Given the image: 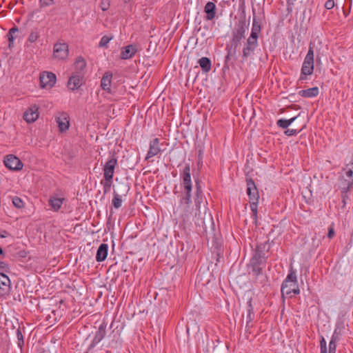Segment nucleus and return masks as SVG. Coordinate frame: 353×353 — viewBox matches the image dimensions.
Masks as SVG:
<instances>
[{"instance_id": "8fccbe9b", "label": "nucleus", "mask_w": 353, "mask_h": 353, "mask_svg": "<svg viewBox=\"0 0 353 353\" xmlns=\"http://www.w3.org/2000/svg\"><path fill=\"white\" fill-rule=\"evenodd\" d=\"M3 254V251L2 250V248L0 247V254Z\"/></svg>"}, {"instance_id": "49530a36", "label": "nucleus", "mask_w": 353, "mask_h": 353, "mask_svg": "<svg viewBox=\"0 0 353 353\" xmlns=\"http://www.w3.org/2000/svg\"><path fill=\"white\" fill-rule=\"evenodd\" d=\"M334 236V229L333 228H330L329 231H328V233H327L328 238L329 239H332Z\"/></svg>"}, {"instance_id": "de8ad7c7", "label": "nucleus", "mask_w": 353, "mask_h": 353, "mask_svg": "<svg viewBox=\"0 0 353 353\" xmlns=\"http://www.w3.org/2000/svg\"><path fill=\"white\" fill-rule=\"evenodd\" d=\"M8 234H9V233L6 230H3V231L0 232V237L1 238H6L8 236Z\"/></svg>"}, {"instance_id": "423d86ee", "label": "nucleus", "mask_w": 353, "mask_h": 353, "mask_svg": "<svg viewBox=\"0 0 353 353\" xmlns=\"http://www.w3.org/2000/svg\"><path fill=\"white\" fill-rule=\"evenodd\" d=\"M248 26L249 24L246 23L245 19L239 21L232 31V42L233 43L238 44L245 38Z\"/></svg>"}, {"instance_id": "f03ea898", "label": "nucleus", "mask_w": 353, "mask_h": 353, "mask_svg": "<svg viewBox=\"0 0 353 353\" xmlns=\"http://www.w3.org/2000/svg\"><path fill=\"white\" fill-rule=\"evenodd\" d=\"M252 23L251 32L243 44L242 49V59L247 60L254 55L255 50L259 46V38L262 30V24L265 21V13L263 10L256 14L254 8H252Z\"/></svg>"}, {"instance_id": "cd10ccee", "label": "nucleus", "mask_w": 353, "mask_h": 353, "mask_svg": "<svg viewBox=\"0 0 353 353\" xmlns=\"http://www.w3.org/2000/svg\"><path fill=\"white\" fill-rule=\"evenodd\" d=\"M19 32V28L16 26H14L11 29L9 30L7 37L8 40V48H12L14 46V34Z\"/></svg>"}, {"instance_id": "a878e982", "label": "nucleus", "mask_w": 353, "mask_h": 353, "mask_svg": "<svg viewBox=\"0 0 353 353\" xmlns=\"http://www.w3.org/2000/svg\"><path fill=\"white\" fill-rule=\"evenodd\" d=\"M199 64L202 70L205 72H208L211 70L212 63L210 59L208 57H201L199 60Z\"/></svg>"}, {"instance_id": "20e7f679", "label": "nucleus", "mask_w": 353, "mask_h": 353, "mask_svg": "<svg viewBox=\"0 0 353 353\" xmlns=\"http://www.w3.org/2000/svg\"><path fill=\"white\" fill-rule=\"evenodd\" d=\"M265 263L266 257L265 254L262 251L259 250V248H257L250 261V267L254 276L256 278L262 274Z\"/></svg>"}, {"instance_id": "72a5a7b5", "label": "nucleus", "mask_w": 353, "mask_h": 353, "mask_svg": "<svg viewBox=\"0 0 353 353\" xmlns=\"http://www.w3.org/2000/svg\"><path fill=\"white\" fill-rule=\"evenodd\" d=\"M347 177L353 178V154L351 161L343 169Z\"/></svg>"}, {"instance_id": "9d476101", "label": "nucleus", "mask_w": 353, "mask_h": 353, "mask_svg": "<svg viewBox=\"0 0 353 353\" xmlns=\"http://www.w3.org/2000/svg\"><path fill=\"white\" fill-rule=\"evenodd\" d=\"M117 165V159L114 156L111 157L105 163L103 171L104 179H113L114 169Z\"/></svg>"}, {"instance_id": "4c0bfd02", "label": "nucleus", "mask_w": 353, "mask_h": 353, "mask_svg": "<svg viewBox=\"0 0 353 353\" xmlns=\"http://www.w3.org/2000/svg\"><path fill=\"white\" fill-rule=\"evenodd\" d=\"M113 39V37L107 35L103 36L99 41V47H107L108 43Z\"/></svg>"}, {"instance_id": "2f4dec72", "label": "nucleus", "mask_w": 353, "mask_h": 353, "mask_svg": "<svg viewBox=\"0 0 353 353\" xmlns=\"http://www.w3.org/2000/svg\"><path fill=\"white\" fill-rule=\"evenodd\" d=\"M113 179H104L101 181V184L103 185V193L107 194L110 191L111 186L112 184Z\"/></svg>"}, {"instance_id": "dca6fc26", "label": "nucleus", "mask_w": 353, "mask_h": 353, "mask_svg": "<svg viewBox=\"0 0 353 353\" xmlns=\"http://www.w3.org/2000/svg\"><path fill=\"white\" fill-rule=\"evenodd\" d=\"M10 288V281L9 277L3 274L0 273V296L7 294Z\"/></svg>"}, {"instance_id": "f3484780", "label": "nucleus", "mask_w": 353, "mask_h": 353, "mask_svg": "<svg viewBox=\"0 0 353 353\" xmlns=\"http://www.w3.org/2000/svg\"><path fill=\"white\" fill-rule=\"evenodd\" d=\"M353 185V179L352 181H347L346 180H343L341 183V192L342 194V202L343 205L346 204V201L349 199L348 191Z\"/></svg>"}, {"instance_id": "f257e3e1", "label": "nucleus", "mask_w": 353, "mask_h": 353, "mask_svg": "<svg viewBox=\"0 0 353 353\" xmlns=\"http://www.w3.org/2000/svg\"><path fill=\"white\" fill-rule=\"evenodd\" d=\"M181 194L179 195L177 207L174 209V214H177L184 222L194 221L199 223L202 219L201 204L205 196L198 179H194L195 190L192 195L193 183L191 177L190 163H185L179 171Z\"/></svg>"}, {"instance_id": "7ed1b4c3", "label": "nucleus", "mask_w": 353, "mask_h": 353, "mask_svg": "<svg viewBox=\"0 0 353 353\" xmlns=\"http://www.w3.org/2000/svg\"><path fill=\"white\" fill-rule=\"evenodd\" d=\"M282 296H292V294H299L300 290L299 288L296 270L291 267L288 270V274L283 281L281 288Z\"/></svg>"}, {"instance_id": "393cba45", "label": "nucleus", "mask_w": 353, "mask_h": 353, "mask_svg": "<svg viewBox=\"0 0 353 353\" xmlns=\"http://www.w3.org/2000/svg\"><path fill=\"white\" fill-rule=\"evenodd\" d=\"M63 199L51 196L48 201L49 205L54 212H57L63 204Z\"/></svg>"}, {"instance_id": "4468645a", "label": "nucleus", "mask_w": 353, "mask_h": 353, "mask_svg": "<svg viewBox=\"0 0 353 353\" xmlns=\"http://www.w3.org/2000/svg\"><path fill=\"white\" fill-rule=\"evenodd\" d=\"M39 117V108L36 105H31L23 114V119L27 123H32Z\"/></svg>"}, {"instance_id": "473e14b6", "label": "nucleus", "mask_w": 353, "mask_h": 353, "mask_svg": "<svg viewBox=\"0 0 353 353\" xmlns=\"http://www.w3.org/2000/svg\"><path fill=\"white\" fill-rule=\"evenodd\" d=\"M347 177L353 178V154L351 161L343 169Z\"/></svg>"}, {"instance_id": "bb28decb", "label": "nucleus", "mask_w": 353, "mask_h": 353, "mask_svg": "<svg viewBox=\"0 0 353 353\" xmlns=\"http://www.w3.org/2000/svg\"><path fill=\"white\" fill-rule=\"evenodd\" d=\"M298 118V116L294 117L290 119H280L276 121V125L282 129H288V128Z\"/></svg>"}, {"instance_id": "9b49d317", "label": "nucleus", "mask_w": 353, "mask_h": 353, "mask_svg": "<svg viewBox=\"0 0 353 353\" xmlns=\"http://www.w3.org/2000/svg\"><path fill=\"white\" fill-rule=\"evenodd\" d=\"M4 164L6 168L12 170H20L23 168V164L20 159L12 154L8 155L6 157Z\"/></svg>"}, {"instance_id": "7c9ffc66", "label": "nucleus", "mask_w": 353, "mask_h": 353, "mask_svg": "<svg viewBox=\"0 0 353 353\" xmlns=\"http://www.w3.org/2000/svg\"><path fill=\"white\" fill-rule=\"evenodd\" d=\"M112 204L113 207L116 209H119L122 205L121 197L115 191H114V192H113V198L112 200Z\"/></svg>"}, {"instance_id": "1a4fd4ad", "label": "nucleus", "mask_w": 353, "mask_h": 353, "mask_svg": "<svg viewBox=\"0 0 353 353\" xmlns=\"http://www.w3.org/2000/svg\"><path fill=\"white\" fill-rule=\"evenodd\" d=\"M56 83V75L51 72H43L40 75L41 88H52Z\"/></svg>"}, {"instance_id": "09e8293b", "label": "nucleus", "mask_w": 353, "mask_h": 353, "mask_svg": "<svg viewBox=\"0 0 353 353\" xmlns=\"http://www.w3.org/2000/svg\"><path fill=\"white\" fill-rule=\"evenodd\" d=\"M101 7L102 10H103V11L107 10L108 8V6L107 5H105V4H103V3H102Z\"/></svg>"}, {"instance_id": "f8f14e48", "label": "nucleus", "mask_w": 353, "mask_h": 353, "mask_svg": "<svg viewBox=\"0 0 353 353\" xmlns=\"http://www.w3.org/2000/svg\"><path fill=\"white\" fill-rule=\"evenodd\" d=\"M83 79V74L74 72L68 80V88L71 90H77L82 85Z\"/></svg>"}, {"instance_id": "5701e85b", "label": "nucleus", "mask_w": 353, "mask_h": 353, "mask_svg": "<svg viewBox=\"0 0 353 353\" xmlns=\"http://www.w3.org/2000/svg\"><path fill=\"white\" fill-rule=\"evenodd\" d=\"M319 93V90L318 87H313L306 90H301L298 92L299 96L304 98H313L316 97Z\"/></svg>"}, {"instance_id": "4be33fe9", "label": "nucleus", "mask_w": 353, "mask_h": 353, "mask_svg": "<svg viewBox=\"0 0 353 353\" xmlns=\"http://www.w3.org/2000/svg\"><path fill=\"white\" fill-rule=\"evenodd\" d=\"M108 245L105 243H102L99 245L97 254L96 260L98 262H102L105 260L108 256Z\"/></svg>"}, {"instance_id": "ddd939ff", "label": "nucleus", "mask_w": 353, "mask_h": 353, "mask_svg": "<svg viewBox=\"0 0 353 353\" xmlns=\"http://www.w3.org/2000/svg\"><path fill=\"white\" fill-rule=\"evenodd\" d=\"M58 125L59 130L61 132H65L68 130L70 123L68 114L65 112L59 113L55 118Z\"/></svg>"}, {"instance_id": "2eb2a0df", "label": "nucleus", "mask_w": 353, "mask_h": 353, "mask_svg": "<svg viewBox=\"0 0 353 353\" xmlns=\"http://www.w3.org/2000/svg\"><path fill=\"white\" fill-rule=\"evenodd\" d=\"M159 143L160 140L158 138H155L150 141V148L145 157L146 160L157 155L161 151Z\"/></svg>"}, {"instance_id": "79ce46f5", "label": "nucleus", "mask_w": 353, "mask_h": 353, "mask_svg": "<svg viewBox=\"0 0 353 353\" xmlns=\"http://www.w3.org/2000/svg\"><path fill=\"white\" fill-rule=\"evenodd\" d=\"M54 3V0H39V6L41 8L50 6Z\"/></svg>"}, {"instance_id": "f704fd0d", "label": "nucleus", "mask_w": 353, "mask_h": 353, "mask_svg": "<svg viewBox=\"0 0 353 353\" xmlns=\"http://www.w3.org/2000/svg\"><path fill=\"white\" fill-rule=\"evenodd\" d=\"M305 126L306 125L305 124L299 129H286V130L284 132V134L288 137L297 135L305 128Z\"/></svg>"}, {"instance_id": "c03bdc74", "label": "nucleus", "mask_w": 353, "mask_h": 353, "mask_svg": "<svg viewBox=\"0 0 353 353\" xmlns=\"http://www.w3.org/2000/svg\"><path fill=\"white\" fill-rule=\"evenodd\" d=\"M334 0H327L325 3V8L327 10H330L334 7Z\"/></svg>"}, {"instance_id": "412c9836", "label": "nucleus", "mask_w": 353, "mask_h": 353, "mask_svg": "<svg viewBox=\"0 0 353 353\" xmlns=\"http://www.w3.org/2000/svg\"><path fill=\"white\" fill-rule=\"evenodd\" d=\"M112 74L110 72H105L101 81V87L108 93H111V81Z\"/></svg>"}, {"instance_id": "b1692460", "label": "nucleus", "mask_w": 353, "mask_h": 353, "mask_svg": "<svg viewBox=\"0 0 353 353\" xmlns=\"http://www.w3.org/2000/svg\"><path fill=\"white\" fill-rule=\"evenodd\" d=\"M254 319V308L252 304V301L250 300L248 302V313L246 316V327H252V321Z\"/></svg>"}, {"instance_id": "aec40b11", "label": "nucleus", "mask_w": 353, "mask_h": 353, "mask_svg": "<svg viewBox=\"0 0 353 353\" xmlns=\"http://www.w3.org/2000/svg\"><path fill=\"white\" fill-rule=\"evenodd\" d=\"M204 12L206 14L205 19L208 21H212L216 15V5L214 2L208 1L205 7Z\"/></svg>"}, {"instance_id": "58836bf2", "label": "nucleus", "mask_w": 353, "mask_h": 353, "mask_svg": "<svg viewBox=\"0 0 353 353\" xmlns=\"http://www.w3.org/2000/svg\"><path fill=\"white\" fill-rule=\"evenodd\" d=\"M40 37L39 33L37 31H32L28 36V41L34 43Z\"/></svg>"}, {"instance_id": "c756f323", "label": "nucleus", "mask_w": 353, "mask_h": 353, "mask_svg": "<svg viewBox=\"0 0 353 353\" xmlns=\"http://www.w3.org/2000/svg\"><path fill=\"white\" fill-rule=\"evenodd\" d=\"M258 203L259 202H250V208L251 210V217L253 222L257 224V214H258Z\"/></svg>"}, {"instance_id": "39448f33", "label": "nucleus", "mask_w": 353, "mask_h": 353, "mask_svg": "<svg viewBox=\"0 0 353 353\" xmlns=\"http://www.w3.org/2000/svg\"><path fill=\"white\" fill-rule=\"evenodd\" d=\"M314 49L312 45L309 46V49L306 56L304 58L303 63L301 69V74L299 80L306 79V77L311 75L314 72Z\"/></svg>"}, {"instance_id": "0eeeda50", "label": "nucleus", "mask_w": 353, "mask_h": 353, "mask_svg": "<svg viewBox=\"0 0 353 353\" xmlns=\"http://www.w3.org/2000/svg\"><path fill=\"white\" fill-rule=\"evenodd\" d=\"M68 46L65 43H55L53 48V57L58 60H64L68 56Z\"/></svg>"}, {"instance_id": "c85d7f7f", "label": "nucleus", "mask_w": 353, "mask_h": 353, "mask_svg": "<svg viewBox=\"0 0 353 353\" xmlns=\"http://www.w3.org/2000/svg\"><path fill=\"white\" fill-rule=\"evenodd\" d=\"M86 63L82 57H78L74 63L75 72L82 74V71L85 69Z\"/></svg>"}, {"instance_id": "6ab92c4d", "label": "nucleus", "mask_w": 353, "mask_h": 353, "mask_svg": "<svg viewBox=\"0 0 353 353\" xmlns=\"http://www.w3.org/2000/svg\"><path fill=\"white\" fill-rule=\"evenodd\" d=\"M106 324L103 323H101L98 328V330L96 332L95 335L92 341V346H95L99 344L105 337L106 332Z\"/></svg>"}, {"instance_id": "37998d69", "label": "nucleus", "mask_w": 353, "mask_h": 353, "mask_svg": "<svg viewBox=\"0 0 353 353\" xmlns=\"http://www.w3.org/2000/svg\"><path fill=\"white\" fill-rule=\"evenodd\" d=\"M17 336L18 339V345L21 347L23 345V336L21 332L19 330H17Z\"/></svg>"}, {"instance_id": "ea45409f", "label": "nucleus", "mask_w": 353, "mask_h": 353, "mask_svg": "<svg viewBox=\"0 0 353 353\" xmlns=\"http://www.w3.org/2000/svg\"><path fill=\"white\" fill-rule=\"evenodd\" d=\"M337 343L336 341H331L329 342V350L327 353H336Z\"/></svg>"}, {"instance_id": "c9c22d12", "label": "nucleus", "mask_w": 353, "mask_h": 353, "mask_svg": "<svg viewBox=\"0 0 353 353\" xmlns=\"http://www.w3.org/2000/svg\"><path fill=\"white\" fill-rule=\"evenodd\" d=\"M12 204L15 208L19 209H21L24 207V202L19 196H14L12 198Z\"/></svg>"}, {"instance_id": "e433bc0d", "label": "nucleus", "mask_w": 353, "mask_h": 353, "mask_svg": "<svg viewBox=\"0 0 353 353\" xmlns=\"http://www.w3.org/2000/svg\"><path fill=\"white\" fill-rule=\"evenodd\" d=\"M341 332L339 327H336L331 336V341L339 342L341 339Z\"/></svg>"}, {"instance_id": "a211bd4d", "label": "nucleus", "mask_w": 353, "mask_h": 353, "mask_svg": "<svg viewBox=\"0 0 353 353\" xmlns=\"http://www.w3.org/2000/svg\"><path fill=\"white\" fill-rule=\"evenodd\" d=\"M137 52V48L136 46L130 44L123 47L121 52V59H129L134 56Z\"/></svg>"}, {"instance_id": "6e6552de", "label": "nucleus", "mask_w": 353, "mask_h": 353, "mask_svg": "<svg viewBox=\"0 0 353 353\" xmlns=\"http://www.w3.org/2000/svg\"><path fill=\"white\" fill-rule=\"evenodd\" d=\"M246 193L249 197V202H259V194L255 183L252 179L246 180Z\"/></svg>"}, {"instance_id": "a19ab883", "label": "nucleus", "mask_w": 353, "mask_h": 353, "mask_svg": "<svg viewBox=\"0 0 353 353\" xmlns=\"http://www.w3.org/2000/svg\"><path fill=\"white\" fill-rule=\"evenodd\" d=\"M320 347H321L320 353H327V343H326L325 339L323 337H322L320 341Z\"/></svg>"}, {"instance_id": "a18cd8bd", "label": "nucleus", "mask_w": 353, "mask_h": 353, "mask_svg": "<svg viewBox=\"0 0 353 353\" xmlns=\"http://www.w3.org/2000/svg\"><path fill=\"white\" fill-rule=\"evenodd\" d=\"M8 269V265L6 262L0 261V270L7 272Z\"/></svg>"}]
</instances>
